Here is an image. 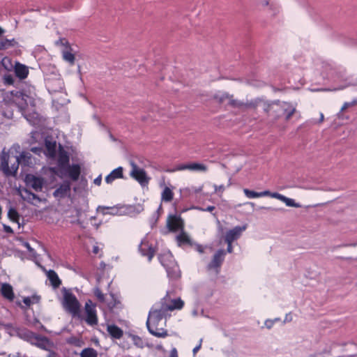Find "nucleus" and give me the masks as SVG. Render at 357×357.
<instances>
[{"label":"nucleus","mask_w":357,"mask_h":357,"mask_svg":"<svg viewBox=\"0 0 357 357\" xmlns=\"http://www.w3.org/2000/svg\"><path fill=\"white\" fill-rule=\"evenodd\" d=\"M167 316L166 313L155 305L151 308L146 321V326L151 335L162 338L169 335L167 331L165 329Z\"/></svg>","instance_id":"obj_1"},{"label":"nucleus","mask_w":357,"mask_h":357,"mask_svg":"<svg viewBox=\"0 0 357 357\" xmlns=\"http://www.w3.org/2000/svg\"><path fill=\"white\" fill-rule=\"evenodd\" d=\"M264 110L271 118V123L275 124L282 117L285 122L289 121L294 114L296 108L289 102L277 100L266 104Z\"/></svg>","instance_id":"obj_2"},{"label":"nucleus","mask_w":357,"mask_h":357,"mask_svg":"<svg viewBox=\"0 0 357 357\" xmlns=\"http://www.w3.org/2000/svg\"><path fill=\"white\" fill-rule=\"evenodd\" d=\"M31 155L22 152L20 156L5 154L1 157V169L6 176H15L19 165L29 166L31 162Z\"/></svg>","instance_id":"obj_3"},{"label":"nucleus","mask_w":357,"mask_h":357,"mask_svg":"<svg viewBox=\"0 0 357 357\" xmlns=\"http://www.w3.org/2000/svg\"><path fill=\"white\" fill-rule=\"evenodd\" d=\"M62 305L73 317H81V305L77 297L70 291L64 290Z\"/></svg>","instance_id":"obj_4"},{"label":"nucleus","mask_w":357,"mask_h":357,"mask_svg":"<svg viewBox=\"0 0 357 357\" xmlns=\"http://www.w3.org/2000/svg\"><path fill=\"white\" fill-rule=\"evenodd\" d=\"M153 305L161 309V311L167 314L169 311L181 310L184 306V302L181 298L172 297L171 294L167 292L159 302L156 303Z\"/></svg>","instance_id":"obj_5"},{"label":"nucleus","mask_w":357,"mask_h":357,"mask_svg":"<svg viewBox=\"0 0 357 357\" xmlns=\"http://www.w3.org/2000/svg\"><path fill=\"white\" fill-rule=\"evenodd\" d=\"M158 258L160 263L166 269L169 278L176 279L180 277L179 267L169 252L160 254Z\"/></svg>","instance_id":"obj_6"},{"label":"nucleus","mask_w":357,"mask_h":357,"mask_svg":"<svg viewBox=\"0 0 357 357\" xmlns=\"http://www.w3.org/2000/svg\"><path fill=\"white\" fill-rule=\"evenodd\" d=\"M81 321H84L90 326H94L98 324L96 305L91 300L86 301L84 304V313L81 312V317H77Z\"/></svg>","instance_id":"obj_7"},{"label":"nucleus","mask_w":357,"mask_h":357,"mask_svg":"<svg viewBox=\"0 0 357 357\" xmlns=\"http://www.w3.org/2000/svg\"><path fill=\"white\" fill-rule=\"evenodd\" d=\"M213 99L220 105H228L236 108L242 105L240 101L235 99L234 95L225 91H218L213 95Z\"/></svg>","instance_id":"obj_8"},{"label":"nucleus","mask_w":357,"mask_h":357,"mask_svg":"<svg viewBox=\"0 0 357 357\" xmlns=\"http://www.w3.org/2000/svg\"><path fill=\"white\" fill-rule=\"evenodd\" d=\"M130 165L131 167L130 177L137 181L142 186L147 185L150 178L147 176L146 171L139 168L134 161H130Z\"/></svg>","instance_id":"obj_9"},{"label":"nucleus","mask_w":357,"mask_h":357,"mask_svg":"<svg viewBox=\"0 0 357 357\" xmlns=\"http://www.w3.org/2000/svg\"><path fill=\"white\" fill-rule=\"evenodd\" d=\"M139 251L142 255L147 257L149 261H151L155 254L156 248L148 237H144L139 245Z\"/></svg>","instance_id":"obj_10"},{"label":"nucleus","mask_w":357,"mask_h":357,"mask_svg":"<svg viewBox=\"0 0 357 357\" xmlns=\"http://www.w3.org/2000/svg\"><path fill=\"white\" fill-rule=\"evenodd\" d=\"M225 252L223 250H218L213 255L212 260L207 266L208 271H214L215 274L220 273V269L224 261Z\"/></svg>","instance_id":"obj_11"},{"label":"nucleus","mask_w":357,"mask_h":357,"mask_svg":"<svg viewBox=\"0 0 357 357\" xmlns=\"http://www.w3.org/2000/svg\"><path fill=\"white\" fill-rule=\"evenodd\" d=\"M177 171L190 170L192 172H206L208 167L202 163L190 162L186 164H181L176 167Z\"/></svg>","instance_id":"obj_12"},{"label":"nucleus","mask_w":357,"mask_h":357,"mask_svg":"<svg viewBox=\"0 0 357 357\" xmlns=\"http://www.w3.org/2000/svg\"><path fill=\"white\" fill-rule=\"evenodd\" d=\"M167 226L170 231H177L183 229V222L180 217L170 215L167 222Z\"/></svg>","instance_id":"obj_13"},{"label":"nucleus","mask_w":357,"mask_h":357,"mask_svg":"<svg viewBox=\"0 0 357 357\" xmlns=\"http://www.w3.org/2000/svg\"><path fill=\"white\" fill-rule=\"evenodd\" d=\"M26 183L30 185L35 191L40 192L42 190L44 181L43 178L36 176L34 175L28 174L26 176Z\"/></svg>","instance_id":"obj_14"},{"label":"nucleus","mask_w":357,"mask_h":357,"mask_svg":"<svg viewBox=\"0 0 357 357\" xmlns=\"http://www.w3.org/2000/svg\"><path fill=\"white\" fill-rule=\"evenodd\" d=\"M32 345H34L40 349L48 351L50 353V351H52L50 349L52 347V343L47 337L38 334L36 337V340L33 341Z\"/></svg>","instance_id":"obj_15"},{"label":"nucleus","mask_w":357,"mask_h":357,"mask_svg":"<svg viewBox=\"0 0 357 357\" xmlns=\"http://www.w3.org/2000/svg\"><path fill=\"white\" fill-rule=\"evenodd\" d=\"M56 45L61 44L66 46V50L63 51V58L65 61H68L70 65L75 63V55L70 51V47L68 42L65 38H61L56 43Z\"/></svg>","instance_id":"obj_16"},{"label":"nucleus","mask_w":357,"mask_h":357,"mask_svg":"<svg viewBox=\"0 0 357 357\" xmlns=\"http://www.w3.org/2000/svg\"><path fill=\"white\" fill-rule=\"evenodd\" d=\"M246 227H235L232 229H230L226 233L225 235V242L226 243H233L235 240L238 239L242 231L245 229Z\"/></svg>","instance_id":"obj_17"},{"label":"nucleus","mask_w":357,"mask_h":357,"mask_svg":"<svg viewBox=\"0 0 357 357\" xmlns=\"http://www.w3.org/2000/svg\"><path fill=\"white\" fill-rule=\"evenodd\" d=\"M70 191V183L69 181H64L54 192V196L58 198L65 197Z\"/></svg>","instance_id":"obj_18"},{"label":"nucleus","mask_w":357,"mask_h":357,"mask_svg":"<svg viewBox=\"0 0 357 357\" xmlns=\"http://www.w3.org/2000/svg\"><path fill=\"white\" fill-rule=\"evenodd\" d=\"M70 158L68 153L63 148H60L57 159L58 165L61 169H65L69 165Z\"/></svg>","instance_id":"obj_19"},{"label":"nucleus","mask_w":357,"mask_h":357,"mask_svg":"<svg viewBox=\"0 0 357 357\" xmlns=\"http://www.w3.org/2000/svg\"><path fill=\"white\" fill-rule=\"evenodd\" d=\"M271 197L277 199L284 202L287 206L296 207V208H298L301 206L300 204L298 203H296L293 199L284 196L283 195L280 194L278 192H271Z\"/></svg>","instance_id":"obj_20"},{"label":"nucleus","mask_w":357,"mask_h":357,"mask_svg":"<svg viewBox=\"0 0 357 357\" xmlns=\"http://www.w3.org/2000/svg\"><path fill=\"white\" fill-rule=\"evenodd\" d=\"M65 169H66L68 176L70 179L74 181H76L79 179L81 174V167L78 164L68 165Z\"/></svg>","instance_id":"obj_21"},{"label":"nucleus","mask_w":357,"mask_h":357,"mask_svg":"<svg viewBox=\"0 0 357 357\" xmlns=\"http://www.w3.org/2000/svg\"><path fill=\"white\" fill-rule=\"evenodd\" d=\"M123 177V167H119L114 170H112L110 174H109L105 177V182L107 183H112L114 180L118 178H122Z\"/></svg>","instance_id":"obj_22"},{"label":"nucleus","mask_w":357,"mask_h":357,"mask_svg":"<svg viewBox=\"0 0 357 357\" xmlns=\"http://www.w3.org/2000/svg\"><path fill=\"white\" fill-rule=\"evenodd\" d=\"M46 275L54 289H57L60 287L61 284V280L59 278L58 274L54 270H49L46 271Z\"/></svg>","instance_id":"obj_23"},{"label":"nucleus","mask_w":357,"mask_h":357,"mask_svg":"<svg viewBox=\"0 0 357 357\" xmlns=\"http://www.w3.org/2000/svg\"><path fill=\"white\" fill-rule=\"evenodd\" d=\"M1 294L6 299L10 301H13L15 295L12 286L8 283H3L1 287Z\"/></svg>","instance_id":"obj_24"},{"label":"nucleus","mask_w":357,"mask_h":357,"mask_svg":"<svg viewBox=\"0 0 357 357\" xmlns=\"http://www.w3.org/2000/svg\"><path fill=\"white\" fill-rule=\"evenodd\" d=\"M20 195L23 200L31 204H33L34 200H40L38 195L26 188H24L20 191Z\"/></svg>","instance_id":"obj_25"},{"label":"nucleus","mask_w":357,"mask_h":357,"mask_svg":"<svg viewBox=\"0 0 357 357\" xmlns=\"http://www.w3.org/2000/svg\"><path fill=\"white\" fill-rule=\"evenodd\" d=\"M176 241L178 243V245L179 246L183 245H189L190 247H192L193 243L191 241L189 236L183 230L181 232L176 236Z\"/></svg>","instance_id":"obj_26"},{"label":"nucleus","mask_w":357,"mask_h":357,"mask_svg":"<svg viewBox=\"0 0 357 357\" xmlns=\"http://www.w3.org/2000/svg\"><path fill=\"white\" fill-rule=\"evenodd\" d=\"M15 73L19 79H24L29 75V69L23 64L17 63L15 67Z\"/></svg>","instance_id":"obj_27"},{"label":"nucleus","mask_w":357,"mask_h":357,"mask_svg":"<svg viewBox=\"0 0 357 357\" xmlns=\"http://www.w3.org/2000/svg\"><path fill=\"white\" fill-rule=\"evenodd\" d=\"M243 192H244L245 195L248 198H250V199L258 198V197H265V196L271 197V192H270L269 190H264L263 192H257L250 190L248 188H244Z\"/></svg>","instance_id":"obj_28"},{"label":"nucleus","mask_w":357,"mask_h":357,"mask_svg":"<svg viewBox=\"0 0 357 357\" xmlns=\"http://www.w3.org/2000/svg\"><path fill=\"white\" fill-rule=\"evenodd\" d=\"M107 331L109 333V335L115 339H120L123 335V330L114 324L108 325Z\"/></svg>","instance_id":"obj_29"},{"label":"nucleus","mask_w":357,"mask_h":357,"mask_svg":"<svg viewBox=\"0 0 357 357\" xmlns=\"http://www.w3.org/2000/svg\"><path fill=\"white\" fill-rule=\"evenodd\" d=\"M45 153L50 158H54L56 155V144L54 141L45 140Z\"/></svg>","instance_id":"obj_30"},{"label":"nucleus","mask_w":357,"mask_h":357,"mask_svg":"<svg viewBox=\"0 0 357 357\" xmlns=\"http://www.w3.org/2000/svg\"><path fill=\"white\" fill-rule=\"evenodd\" d=\"M174 192L172 190L165 186L161 192V200L165 203L171 202L174 199Z\"/></svg>","instance_id":"obj_31"},{"label":"nucleus","mask_w":357,"mask_h":357,"mask_svg":"<svg viewBox=\"0 0 357 357\" xmlns=\"http://www.w3.org/2000/svg\"><path fill=\"white\" fill-rule=\"evenodd\" d=\"M17 45V43L14 38L10 40L3 38L0 40V51L5 50L9 47H15Z\"/></svg>","instance_id":"obj_32"},{"label":"nucleus","mask_w":357,"mask_h":357,"mask_svg":"<svg viewBox=\"0 0 357 357\" xmlns=\"http://www.w3.org/2000/svg\"><path fill=\"white\" fill-rule=\"evenodd\" d=\"M98 353L91 347L84 349L80 353V357H97Z\"/></svg>","instance_id":"obj_33"},{"label":"nucleus","mask_w":357,"mask_h":357,"mask_svg":"<svg viewBox=\"0 0 357 357\" xmlns=\"http://www.w3.org/2000/svg\"><path fill=\"white\" fill-rule=\"evenodd\" d=\"M259 100H252L250 101H248L246 102H243L240 101V103L242 104L241 106L238 107V109H242V108H251V109H256L258 107Z\"/></svg>","instance_id":"obj_34"},{"label":"nucleus","mask_w":357,"mask_h":357,"mask_svg":"<svg viewBox=\"0 0 357 357\" xmlns=\"http://www.w3.org/2000/svg\"><path fill=\"white\" fill-rule=\"evenodd\" d=\"M8 218L13 222L19 223L20 215L17 210L14 208H10L8 211Z\"/></svg>","instance_id":"obj_35"},{"label":"nucleus","mask_w":357,"mask_h":357,"mask_svg":"<svg viewBox=\"0 0 357 357\" xmlns=\"http://www.w3.org/2000/svg\"><path fill=\"white\" fill-rule=\"evenodd\" d=\"M105 208L109 211L107 213L111 215H123L124 213L123 207L113 206L106 207Z\"/></svg>","instance_id":"obj_36"},{"label":"nucleus","mask_w":357,"mask_h":357,"mask_svg":"<svg viewBox=\"0 0 357 357\" xmlns=\"http://www.w3.org/2000/svg\"><path fill=\"white\" fill-rule=\"evenodd\" d=\"M24 335L26 337V340L32 344L33 341L36 340V337L38 335V334L31 331H27L25 333Z\"/></svg>","instance_id":"obj_37"},{"label":"nucleus","mask_w":357,"mask_h":357,"mask_svg":"<svg viewBox=\"0 0 357 357\" xmlns=\"http://www.w3.org/2000/svg\"><path fill=\"white\" fill-rule=\"evenodd\" d=\"M94 295L100 302L105 301V295L100 289H96L94 291Z\"/></svg>","instance_id":"obj_38"},{"label":"nucleus","mask_w":357,"mask_h":357,"mask_svg":"<svg viewBox=\"0 0 357 357\" xmlns=\"http://www.w3.org/2000/svg\"><path fill=\"white\" fill-rule=\"evenodd\" d=\"M12 95L17 98H19V99H21L22 100H23L24 102V104L26 105V99H25V97H26V96L22 91H15V93L14 92H12L11 93Z\"/></svg>","instance_id":"obj_39"},{"label":"nucleus","mask_w":357,"mask_h":357,"mask_svg":"<svg viewBox=\"0 0 357 357\" xmlns=\"http://www.w3.org/2000/svg\"><path fill=\"white\" fill-rule=\"evenodd\" d=\"M3 227L4 231H6V233L13 234V230L10 226L6 225H3Z\"/></svg>","instance_id":"obj_40"},{"label":"nucleus","mask_w":357,"mask_h":357,"mask_svg":"<svg viewBox=\"0 0 357 357\" xmlns=\"http://www.w3.org/2000/svg\"><path fill=\"white\" fill-rule=\"evenodd\" d=\"M23 303L28 307H29L32 303L31 300L29 297H24L23 298Z\"/></svg>","instance_id":"obj_41"},{"label":"nucleus","mask_w":357,"mask_h":357,"mask_svg":"<svg viewBox=\"0 0 357 357\" xmlns=\"http://www.w3.org/2000/svg\"><path fill=\"white\" fill-rule=\"evenodd\" d=\"M202 342V340H200L199 344L193 349L192 351H193L194 355H195L198 352V351L201 349Z\"/></svg>","instance_id":"obj_42"},{"label":"nucleus","mask_w":357,"mask_h":357,"mask_svg":"<svg viewBox=\"0 0 357 357\" xmlns=\"http://www.w3.org/2000/svg\"><path fill=\"white\" fill-rule=\"evenodd\" d=\"M101 182H102V177L101 176H98L97 178H96L93 181V183L96 185H100L101 184Z\"/></svg>","instance_id":"obj_43"},{"label":"nucleus","mask_w":357,"mask_h":357,"mask_svg":"<svg viewBox=\"0 0 357 357\" xmlns=\"http://www.w3.org/2000/svg\"><path fill=\"white\" fill-rule=\"evenodd\" d=\"M195 249L199 253L204 252V248L202 247V245H201L199 244H195Z\"/></svg>","instance_id":"obj_44"},{"label":"nucleus","mask_w":357,"mask_h":357,"mask_svg":"<svg viewBox=\"0 0 357 357\" xmlns=\"http://www.w3.org/2000/svg\"><path fill=\"white\" fill-rule=\"evenodd\" d=\"M170 357H178V352L176 348H174L171 350Z\"/></svg>","instance_id":"obj_45"},{"label":"nucleus","mask_w":357,"mask_h":357,"mask_svg":"<svg viewBox=\"0 0 357 357\" xmlns=\"http://www.w3.org/2000/svg\"><path fill=\"white\" fill-rule=\"evenodd\" d=\"M5 79H6V82L7 84H13V79L10 75L6 77Z\"/></svg>","instance_id":"obj_46"},{"label":"nucleus","mask_w":357,"mask_h":357,"mask_svg":"<svg viewBox=\"0 0 357 357\" xmlns=\"http://www.w3.org/2000/svg\"><path fill=\"white\" fill-rule=\"evenodd\" d=\"M215 192H218V191H220V192H223L225 190V186L221 185H215Z\"/></svg>","instance_id":"obj_47"},{"label":"nucleus","mask_w":357,"mask_h":357,"mask_svg":"<svg viewBox=\"0 0 357 357\" xmlns=\"http://www.w3.org/2000/svg\"><path fill=\"white\" fill-rule=\"evenodd\" d=\"M215 208L214 206H208L206 208H202L201 210L203 211L212 212Z\"/></svg>","instance_id":"obj_48"},{"label":"nucleus","mask_w":357,"mask_h":357,"mask_svg":"<svg viewBox=\"0 0 357 357\" xmlns=\"http://www.w3.org/2000/svg\"><path fill=\"white\" fill-rule=\"evenodd\" d=\"M227 243V250L228 252L231 253L232 252V243Z\"/></svg>","instance_id":"obj_49"},{"label":"nucleus","mask_w":357,"mask_h":357,"mask_svg":"<svg viewBox=\"0 0 357 357\" xmlns=\"http://www.w3.org/2000/svg\"><path fill=\"white\" fill-rule=\"evenodd\" d=\"M56 354L55 351H50V352L49 353V354L47 357H56Z\"/></svg>","instance_id":"obj_50"},{"label":"nucleus","mask_w":357,"mask_h":357,"mask_svg":"<svg viewBox=\"0 0 357 357\" xmlns=\"http://www.w3.org/2000/svg\"><path fill=\"white\" fill-rule=\"evenodd\" d=\"M99 252V248L98 246H94L93 248V252L94 254H98Z\"/></svg>","instance_id":"obj_51"},{"label":"nucleus","mask_w":357,"mask_h":357,"mask_svg":"<svg viewBox=\"0 0 357 357\" xmlns=\"http://www.w3.org/2000/svg\"><path fill=\"white\" fill-rule=\"evenodd\" d=\"M5 32V30L0 26V36H1L2 34H3Z\"/></svg>","instance_id":"obj_52"},{"label":"nucleus","mask_w":357,"mask_h":357,"mask_svg":"<svg viewBox=\"0 0 357 357\" xmlns=\"http://www.w3.org/2000/svg\"><path fill=\"white\" fill-rule=\"evenodd\" d=\"M348 105H349L348 103H347V102L344 103V106L342 108V110L345 109L348 107Z\"/></svg>","instance_id":"obj_53"},{"label":"nucleus","mask_w":357,"mask_h":357,"mask_svg":"<svg viewBox=\"0 0 357 357\" xmlns=\"http://www.w3.org/2000/svg\"><path fill=\"white\" fill-rule=\"evenodd\" d=\"M2 212H3V209H2L1 206L0 205V220L1 219Z\"/></svg>","instance_id":"obj_54"},{"label":"nucleus","mask_w":357,"mask_h":357,"mask_svg":"<svg viewBox=\"0 0 357 357\" xmlns=\"http://www.w3.org/2000/svg\"><path fill=\"white\" fill-rule=\"evenodd\" d=\"M324 120V114H321V117H320V122H322Z\"/></svg>","instance_id":"obj_55"},{"label":"nucleus","mask_w":357,"mask_h":357,"mask_svg":"<svg viewBox=\"0 0 357 357\" xmlns=\"http://www.w3.org/2000/svg\"><path fill=\"white\" fill-rule=\"evenodd\" d=\"M26 247H27L28 248H29V243H26Z\"/></svg>","instance_id":"obj_56"},{"label":"nucleus","mask_w":357,"mask_h":357,"mask_svg":"<svg viewBox=\"0 0 357 357\" xmlns=\"http://www.w3.org/2000/svg\"><path fill=\"white\" fill-rule=\"evenodd\" d=\"M201 190H202V189H201V188H199V190H196V192H199V191H201Z\"/></svg>","instance_id":"obj_57"}]
</instances>
